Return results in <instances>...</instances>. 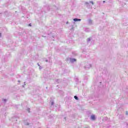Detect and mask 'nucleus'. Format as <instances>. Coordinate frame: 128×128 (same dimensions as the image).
<instances>
[{"label": "nucleus", "mask_w": 128, "mask_h": 128, "mask_svg": "<svg viewBox=\"0 0 128 128\" xmlns=\"http://www.w3.org/2000/svg\"><path fill=\"white\" fill-rule=\"evenodd\" d=\"M91 118L92 120H96V116H94V115H92L91 116Z\"/></svg>", "instance_id": "nucleus-1"}, {"label": "nucleus", "mask_w": 128, "mask_h": 128, "mask_svg": "<svg viewBox=\"0 0 128 128\" xmlns=\"http://www.w3.org/2000/svg\"><path fill=\"white\" fill-rule=\"evenodd\" d=\"M74 22H78V20L80 21V19L74 18Z\"/></svg>", "instance_id": "nucleus-2"}, {"label": "nucleus", "mask_w": 128, "mask_h": 128, "mask_svg": "<svg viewBox=\"0 0 128 128\" xmlns=\"http://www.w3.org/2000/svg\"><path fill=\"white\" fill-rule=\"evenodd\" d=\"M71 62H76V59H72V60H71Z\"/></svg>", "instance_id": "nucleus-3"}, {"label": "nucleus", "mask_w": 128, "mask_h": 128, "mask_svg": "<svg viewBox=\"0 0 128 128\" xmlns=\"http://www.w3.org/2000/svg\"><path fill=\"white\" fill-rule=\"evenodd\" d=\"M74 98H75V100H78V98L77 96H74Z\"/></svg>", "instance_id": "nucleus-4"}, {"label": "nucleus", "mask_w": 128, "mask_h": 128, "mask_svg": "<svg viewBox=\"0 0 128 128\" xmlns=\"http://www.w3.org/2000/svg\"><path fill=\"white\" fill-rule=\"evenodd\" d=\"M2 36V34L0 33V37Z\"/></svg>", "instance_id": "nucleus-5"}, {"label": "nucleus", "mask_w": 128, "mask_h": 128, "mask_svg": "<svg viewBox=\"0 0 128 128\" xmlns=\"http://www.w3.org/2000/svg\"><path fill=\"white\" fill-rule=\"evenodd\" d=\"M103 2H106V1H104Z\"/></svg>", "instance_id": "nucleus-6"}, {"label": "nucleus", "mask_w": 128, "mask_h": 128, "mask_svg": "<svg viewBox=\"0 0 128 128\" xmlns=\"http://www.w3.org/2000/svg\"><path fill=\"white\" fill-rule=\"evenodd\" d=\"M92 4H94V3L92 2Z\"/></svg>", "instance_id": "nucleus-7"}, {"label": "nucleus", "mask_w": 128, "mask_h": 128, "mask_svg": "<svg viewBox=\"0 0 128 128\" xmlns=\"http://www.w3.org/2000/svg\"><path fill=\"white\" fill-rule=\"evenodd\" d=\"M29 26H30V24Z\"/></svg>", "instance_id": "nucleus-8"}, {"label": "nucleus", "mask_w": 128, "mask_h": 128, "mask_svg": "<svg viewBox=\"0 0 128 128\" xmlns=\"http://www.w3.org/2000/svg\"><path fill=\"white\" fill-rule=\"evenodd\" d=\"M126 114H128V112H126Z\"/></svg>", "instance_id": "nucleus-9"}]
</instances>
